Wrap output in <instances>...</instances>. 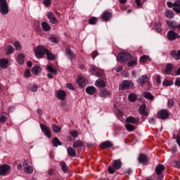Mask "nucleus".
Instances as JSON below:
<instances>
[{
	"label": "nucleus",
	"mask_w": 180,
	"mask_h": 180,
	"mask_svg": "<svg viewBox=\"0 0 180 180\" xmlns=\"http://www.w3.org/2000/svg\"><path fill=\"white\" fill-rule=\"evenodd\" d=\"M65 51H66V56H68V57H69V58H70V60H74V58H75V54L71 50V49L66 48Z\"/></svg>",
	"instance_id": "obj_22"
},
{
	"label": "nucleus",
	"mask_w": 180,
	"mask_h": 180,
	"mask_svg": "<svg viewBox=\"0 0 180 180\" xmlns=\"http://www.w3.org/2000/svg\"><path fill=\"white\" fill-rule=\"evenodd\" d=\"M49 39L50 41H51V43H55L56 44L58 43V37H56L55 35H51Z\"/></svg>",
	"instance_id": "obj_42"
},
{
	"label": "nucleus",
	"mask_w": 180,
	"mask_h": 180,
	"mask_svg": "<svg viewBox=\"0 0 180 180\" xmlns=\"http://www.w3.org/2000/svg\"><path fill=\"white\" fill-rule=\"evenodd\" d=\"M158 119H161V120H165V119H168L169 117V112L167 110H161L158 113Z\"/></svg>",
	"instance_id": "obj_8"
},
{
	"label": "nucleus",
	"mask_w": 180,
	"mask_h": 180,
	"mask_svg": "<svg viewBox=\"0 0 180 180\" xmlns=\"http://www.w3.org/2000/svg\"><path fill=\"white\" fill-rule=\"evenodd\" d=\"M165 170V167L163 165L159 164L155 167V173L158 175H161L162 174V171Z\"/></svg>",
	"instance_id": "obj_16"
},
{
	"label": "nucleus",
	"mask_w": 180,
	"mask_h": 180,
	"mask_svg": "<svg viewBox=\"0 0 180 180\" xmlns=\"http://www.w3.org/2000/svg\"><path fill=\"white\" fill-rule=\"evenodd\" d=\"M86 92L89 95H94V94H95V92H96V88H95V86H88L86 89Z\"/></svg>",
	"instance_id": "obj_26"
},
{
	"label": "nucleus",
	"mask_w": 180,
	"mask_h": 180,
	"mask_svg": "<svg viewBox=\"0 0 180 180\" xmlns=\"http://www.w3.org/2000/svg\"><path fill=\"white\" fill-rule=\"evenodd\" d=\"M155 30H156V32H158V33H161V32L162 31V30L161 29V23L155 22Z\"/></svg>",
	"instance_id": "obj_44"
},
{
	"label": "nucleus",
	"mask_w": 180,
	"mask_h": 180,
	"mask_svg": "<svg viewBox=\"0 0 180 180\" xmlns=\"http://www.w3.org/2000/svg\"><path fill=\"white\" fill-rule=\"evenodd\" d=\"M52 130H53V133H59V131H61V128L58 126L53 124L52 126Z\"/></svg>",
	"instance_id": "obj_47"
},
{
	"label": "nucleus",
	"mask_w": 180,
	"mask_h": 180,
	"mask_svg": "<svg viewBox=\"0 0 180 180\" xmlns=\"http://www.w3.org/2000/svg\"><path fill=\"white\" fill-rule=\"evenodd\" d=\"M52 143L53 147H58V146L62 145L61 141H60V140L57 137L53 139Z\"/></svg>",
	"instance_id": "obj_33"
},
{
	"label": "nucleus",
	"mask_w": 180,
	"mask_h": 180,
	"mask_svg": "<svg viewBox=\"0 0 180 180\" xmlns=\"http://www.w3.org/2000/svg\"><path fill=\"white\" fill-rule=\"evenodd\" d=\"M44 5L46 8H49L51 5V0H44Z\"/></svg>",
	"instance_id": "obj_51"
},
{
	"label": "nucleus",
	"mask_w": 180,
	"mask_h": 180,
	"mask_svg": "<svg viewBox=\"0 0 180 180\" xmlns=\"http://www.w3.org/2000/svg\"><path fill=\"white\" fill-rule=\"evenodd\" d=\"M68 154L70 157H77V152L72 147H69L68 148Z\"/></svg>",
	"instance_id": "obj_29"
},
{
	"label": "nucleus",
	"mask_w": 180,
	"mask_h": 180,
	"mask_svg": "<svg viewBox=\"0 0 180 180\" xmlns=\"http://www.w3.org/2000/svg\"><path fill=\"white\" fill-rule=\"evenodd\" d=\"M90 72H91L92 75H95L96 77H101L102 75V73L98 72V68L94 65L90 67Z\"/></svg>",
	"instance_id": "obj_14"
},
{
	"label": "nucleus",
	"mask_w": 180,
	"mask_h": 180,
	"mask_svg": "<svg viewBox=\"0 0 180 180\" xmlns=\"http://www.w3.org/2000/svg\"><path fill=\"white\" fill-rule=\"evenodd\" d=\"M67 88H68V89H70L71 91H74V86H72L71 83L67 84Z\"/></svg>",
	"instance_id": "obj_59"
},
{
	"label": "nucleus",
	"mask_w": 180,
	"mask_h": 180,
	"mask_svg": "<svg viewBox=\"0 0 180 180\" xmlns=\"http://www.w3.org/2000/svg\"><path fill=\"white\" fill-rule=\"evenodd\" d=\"M60 165L63 172L67 174V172H68V167L67 166V164H65V162H60Z\"/></svg>",
	"instance_id": "obj_34"
},
{
	"label": "nucleus",
	"mask_w": 180,
	"mask_h": 180,
	"mask_svg": "<svg viewBox=\"0 0 180 180\" xmlns=\"http://www.w3.org/2000/svg\"><path fill=\"white\" fill-rule=\"evenodd\" d=\"M125 122L129 124H137V123H139V120L136 119L134 117H128Z\"/></svg>",
	"instance_id": "obj_18"
},
{
	"label": "nucleus",
	"mask_w": 180,
	"mask_h": 180,
	"mask_svg": "<svg viewBox=\"0 0 180 180\" xmlns=\"http://www.w3.org/2000/svg\"><path fill=\"white\" fill-rule=\"evenodd\" d=\"M0 12L2 15H8L9 13V8L6 0H0Z\"/></svg>",
	"instance_id": "obj_5"
},
{
	"label": "nucleus",
	"mask_w": 180,
	"mask_h": 180,
	"mask_svg": "<svg viewBox=\"0 0 180 180\" xmlns=\"http://www.w3.org/2000/svg\"><path fill=\"white\" fill-rule=\"evenodd\" d=\"M8 64H9V60L8 59H0V67L1 68H8Z\"/></svg>",
	"instance_id": "obj_23"
},
{
	"label": "nucleus",
	"mask_w": 180,
	"mask_h": 180,
	"mask_svg": "<svg viewBox=\"0 0 180 180\" xmlns=\"http://www.w3.org/2000/svg\"><path fill=\"white\" fill-rule=\"evenodd\" d=\"M101 148H110V147H113V143L110 141H106L101 143Z\"/></svg>",
	"instance_id": "obj_17"
},
{
	"label": "nucleus",
	"mask_w": 180,
	"mask_h": 180,
	"mask_svg": "<svg viewBox=\"0 0 180 180\" xmlns=\"http://www.w3.org/2000/svg\"><path fill=\"white\" fill-rule=\"evenodd\" d=\"M112 167H108V172L109 174H115L116 169H120L122 168V160H113L112 163Z\"/></svg>",
	"instance_id": "obj_2"
},
{
	"label": "nucleus",
	"mask_w": 180,
	"mask_h": 180,
	"mask_svg": "<svg viewBox=\"0 0 180 180\" xmlns=\"http://www.w3.org/2000/svg\"><path fill=\"white\" fill-rule=\"evenodd\" d=\"M167 25L172 29H176V23L174 21L166 20Z\"/></svg>",
	"instance_id": "obj_39"
},
{
	"label": "nucleus",
	"mask_w": 180,
	"mask_h": 180,
	"mask_svg": "<svg viewBox=\"0 0 180 180\" xmlns=\"http://www.w3.org/2000/svg\"><path fill=\"white\" fill-rule=\"evenodd\" d=\"M98 23V18L92 17L89 20V25H96Z\"/></svg>",
	"instance_id": "obj_41"
},
{
	"label": "nucleus",
	"mask_w": 180,
	"mask_h": 180,
	"mask_svg": "<svg viewBox=\"0 0 180 180\" xmlns=\"http://www.w3.org/2000/svg\"><path fill=\"white\" fill-rule=\"evenodd\" d=\"M11 169V166L8 165H2L0 166V175L3 176H6L9 174V170Z\"/></svg>",
	"instance_id": "obj_7"
},
{
	"label": "nucleus",
	"mask_w": 180,
	"mask_h": 180,
	"mask_svg": "<svg viewBox=\"0 0 180 180\" xmlns=\"http://www.w3.org/2000/svg\"><path fill=\"white\" fill-rule=\"evenodd\" d=\"M45 54H46L47 60H49V61H53V60H56V55L50 52L49 49H46V52L45 53Z\"/></svg>",
	"instance_id": "obj_24"
},
{
	"label": "nucleus",
	"mask_w": 180,
	"mask_h": 180,
	"mask_svg": "<svg viewBox=\"0 0 180 180\" xmlns=\"http://www.w3.org/2000/svg\"><path fill=\"white\" fill-rule=\"evenodd\" d=\"M174 68V65L172 63H169L166 65V68L164 71V74L165 75H169L171 74V72L172 71V69Z\"/></svg>",
	"instance_id": "obj_21"
},
{
	"label": "nucleus",
	"mask_w": 180,
	"mask_h": 180,
	"mask_svg": "<svg viewBox=\"0 0 180 180\" xmlns=\"http://www.w3.org/2000/svg\"><path fill=\"white\" fill-rule=\"evenodd\" d=\"M165 16L167 17L169 19H172L174 18V12L171 11H167L165 13Z\"/></svg>",
	"instance_id": "obj_46"
},
{
	"label": "nucleus",
	"mask_w": 180,
	"mask_h": 180,
	"mask_svg": "<svg viewBox=\"0 0 180 180\" xmlns=\"http://www.w3.org/2000/svg\"><path fill=\"white\" fill-rule=\"evenodd\" d=\"M148 76H147V75H143L136 80V82H138V84H140L141 86H143V85H144L146 82H148Z\"/></svg>",
	"instance_id": "obj_13"
},
{
	"label": "nucleus",
	"mask_w": 180,
	"mask_h": 180,
	"mask_svg": "<svg viewBox=\"0 0 180 180\" xmlns=\"http://www.w3.org/2000/svg\"><path fill=\"white\" fill-rule=\"evenodd\" d=\"M14 47L16 49V50H18V51H20V50H22V46H20V43L19 42H15L14 44Z\"/></svg>",
	"instance_id": "obj_52"
},
{
	"label": "nucleus",
	"mask_w": 180,
	"mask_h": 180,
	"mask_svg": "<svg viewBox=\"0 0 180 180\" xmlns=\"http://www.w3.org/2000/svg\"><path fill=\"white\" fill-rule=\"evenodd\" d=\"M40 127L41 129V131H44L45 136L50 139V137H51V131L50 130V128H49V127L44 125V124H41Z\"/></svg>",
	"instance_id": "obj_9"
},
{
	"label": "nucleus",
	"mask_w": 180,
	"mask_h": 180,
	"mask_svg": "<svg viewBox=\"0 0 180 180\" xmlns=\"http://www.w3.org/2000/svg\"><path fill=\"white\" fill-rule=\"evenodd\" d=\"M176 39H180V36L175 31L169 30L167 32V40H169V41H174V40H176Z\"/></svg>",
	"instance_id": "obj_6"
},
{
	"label": "nucleus",
	"mask_w": 180,
	"mask_h": 180,
	"mask_svg": "<svg viewBox=\"0 0 180 180\" xmlns=\"http://www.w3.org/2000/svg\"><path fill=\"white\" fill-rule=\"evenodd\" d=\"M77 83L79 86H81L82 88L84 87L85 86V78L81 77H78Z\"/></svg>",
	"instance_id": "obj_35"
},
{
	"label": "nucleus",
	"mask_w": 180,
	"mask_h": 180,
	"mask_svg": "<svg viewBox=\"0 0 180 180\" xmlns=\"http://www.w3.org/2000/svg\"><path fill=\"white\" fill-rule=\"evenodd\" d=\"M134 86V84L129 80H124L121 84H120L119 89L120 91H127V89H130L132 86Z\"/></svg>",
	"instance_id": "obj_4"
},
{
	"label": "nucleus",
	"mask_w": 180,
	"mask_h": 180,
	"mask_svg": "<svg viewBox=\"0 0 180 180\" xmlns=\"http://www.w3.org/2000/svg\"><path fill=\"white\" fill-rule=\"evenodd\" d=\"M174 8H180V0H176L174 1Z\"/></svg>",
	"instance_id": "obj_56"
},
{
	"label": "nucleus",
	"mask_w": 180,
	"mask_h": 180,
	"mask_svg": "<svg viewBox=\"0 0 180 180\" xmlns=\"http://www.w3.org/2000/svg\"><path fill=\"white\" fill-rule=\"evenodd\" d=\"M125 129H127V131H134V130H136V127L131 124H126Z\"/></svg>",
	"instance_id": "obj_36"
},
{
	"label": "nucleus",
	"mask_w": 180,
	"mask_h": 180,
	"mask_svg": "<svg viewBox=\"0 0 180 180\" xmlns=\"http://www.w3.org/2000/svg\"><path fill=\"white\" fill-rule=\"evenodd\" d=\"M18 61L19 64H25V55H23V53L19 54L18 56Z\"/></svg>",
	"instance_id": "obj_38"
},
{
	"label": "nucleus",
	"mask_w": 180,
	"mask_h": 180,
	"mask_svg": "<svg viewBox=\"0 0 180 180\" xmlns=\"http://www.w3.org/2000/svg\"><path fill=\"white\" fill-rule=\"evenodd\" d=\"M54 172H56V171L53 169H49V171H48V174L51 176L53 175V174H54Z\"/></svg>",
	"instance_id": "obj_61"
},
{
	"label": "nucleus",
	"mask_w": 180,
	"mask_h": 180,
	"mask_svg": "<svg viewBox=\"0 0 180 180\" xmlns=\"http://www.w3.org/2000/svg\"><path fill=\"white\" fill-rule=\"evenodd\" d=\"M70 134L72 137H78V131H70Z\"/></svg>",
	"instance_id": "obj_54"
},
{
	"label": "nucleus",
	"mask_w": 180,
	"mask_h": 180,
	"mask_svg": "<svg viewBox=\"0 0 180 180\" xmlns=\"http://www.w3.org/2000/svg\"><path fill=\"white\" fill-rule=\"evenodd\" d=\"M65 96H67V94L64 90H59L57 91V98L60 101H64L65 99Z\"/></svg>",
	"instance_id": "obj_19"
},
{
	"label": "nucleus",
	"mask_w": 180,
	"mask_h": 180,
	"mask_svg": "<svg viewBox=\"0 0 180 180\" xmlns=\"http://www.w3.org/2000/svg\"><path fill=\"white\" fill-rule=\"evenodd\" d=\"M174 105H175V102L172 99H169L167 101V107L168 108H173Z\"/></svg>",
	"instance_id": "obj_48"
},
{
	"label": "nucleus",
	"mask_w": 180,
	"mask_h": 180,
	"mask_svg": "<svg viewBox=\"0 0 180 180\" xmlns=\"http://www.w3.org/2000/svg\"><path fill=\"white\" fill-rule=\"evenodd\" d=\"M150 58V56H146L143 55L140 58V63H141V64H146V61H147V60H148Z\"/></svg>",
	"instance_id": "obj_43"
},
{
	"label": "nucleus",
	"mask_w": 180,
	"mask_h": 180,
	"mask_svg": "<svg viewBox=\"0 0 180 180\" xmlns=\"http://www.w3.org/2000/svg\"><path fill=\"white\" fill-rule=\"evenodd\" d=\"M95 85L96 86H98V88H101L102 89L106 86V82L102 79H98L96 81Z\"/></svg>",
	"instance_id": "obj_15"
},
{
	"label": "nucleus",
	"mask_w": 180,
	"mask_h": 180,
	"mask_svg": "<svg viewBox=\"0 0 180 180\" xmlns=\"http://www.w3.org/2000/svg\"><path fill=\"white\" fill-rule=\"evenodd\" d=\"M46 70L51 74L57 73L56 69H54L53 67H51V65H47Z\"/></svg>",
	"instance_id": "obj_45"
},
{
	"label": "nucleus",
	"mask_w": 180,
	"mask_h": 180,
	"mask_svg": "<svg viewBox=\"0 0 180 180\" xmlns=\"http://www.w3.org/2000/svg\"><path fill=\"white\" fill-rule=\"evenodd\" d=\"M143 98H146V99H149V101H154V96L150 92L143 93Z\"/></svg>",
	"instance_id": "obj_30"
},
{
	"label": "nucleus",
	"mask_w": 180,
	"mask_h": 180,
	"mask_svg": "<svg viewBox=\"0 0 180 180\" xmlns=\"http://www.w3.org/2000/svg\"><path fill=\"white\" fill-rule=\"evenodd\" d=\"M110 96V91H108L106 89H101V98H108Z\"/></svg>",
	"instance_id": "obj_25"
},
{
	"label": "nucleus",
	"mask_w": 180,
	"mask_h": 180,
	"mask_svg": "<svg viewBox=\"0 0 180 180\" xmlns=\"http://www.w3.org/2000/svg\"><path fill=\"white\" fill-rule=\"evenodd\" d=\"M32 72L34 75H39V72H41V68L39 65H35L32 68Z\"/></svg>",
	"instance_id": "obj_27"
},
{
	"label": "nucleus",
	"mask_w": 180,
	"mask_h": 180,
	"mask_svg": "<svg viewBox=\"0 0 180 180\" xmlns=\"http://www.w3.org/2000/svg\"><path fill=\"white\" fill-rule=\"evenodd\" d=\"M41 27L44 32H49L51 29V27L46 22H41Z\"/></svg>",
	"instance_id": "obj_32"
},
{
	"label": "nucleus",
	"mask_w": 180,
	"mask_h": 180,
	"mask_svg": "<svg viewBox=\"0 0 180 180\" xmlns=\"http://www.w3.org/2000/svg\"><path fill=\"white\" fill-rule=\"evenodd\" d=\"M164 86H171L172 82H169L168 79H165L162 82Z\"/></svg>",
	"instance_id": "obj_49"
},
{
	"label": "nucleus",
	"mask_w": 180,
	"mask_h": 180,
	"mask_svg": "<svg viewBox=\"0 0 180 180\" xmlns=\"http://www.w3.org/2000/svg\"><path fill=\"white\" fill-rule=\"evenodd\" d=\"M128 99L130 102H136L137 101V96L135 94H130L128 96Z\"/></svg>",
	"instance_id": "obj_37"
},
{
	"label": "nucleus",
	"mask_w": 180,
	"mask_h": 180,
	"mask_svg": "<svg viewBox=\"0 0 180 180\" xmlns=\"http://www.w3.org/2000/svg\"><path fill=\"white\" fill-rule=\"evenodd\" d=\"M34 51L37 58H43L47 51V49H45L43 46H38L35 48Z\"/></svg>",
	"instance_id": "obj_3"
},
{
	"label": "nucleus",
	"mask_w": 180,
	"mask_h": 180,
	"mask_svg": "<svg viewBox=\"0 0 180 180\" xmlns=\"http://www.w3.org/2000/svg\"><path fill=\"white\" fill-rule=\"evenodd\" d=\"M47 18L49 20V22L53 25H56V23L58 22L53 12L49 11L47 13Z\"/></svg>",
	"instance_id": "obj_11"
},
{
	"label": "nucleus",
	"mask_w": 180,
	"mask_h": 180,
	"mask_svg": "<svg viewBox=\"0 0 180 180\" xmlns=\"http://www.w3.org/2000/svg\"><path fill=\"white\" fill-rule=\"evenodd\" d=\"M37 89H38V87H37V85H34V86H32V87L31 88V91H32V92H37Z\"/></svg>",
	"instance_id": "obj_60"
},
{
	"label": "nucleus",
	"mask_w": 180,
	"mask_h": 180,
	"mask_svg": "<svg viewBox=\"0 0 180 180\" xmlns=\"http://www.w3.org/2000/svg\"><path fill=\"white\" fill-rule=\"evenodd\" d=\"M175 164L176 168H180V161H176Z\"/></svg>",
	"instance_id": "obj_64"
},
{
	"label": "nucleus",
	"mask_w": 180,
	"mask_h": 180,
	"mask_svg": "<svg viewBox=\"0 0 180 180\" xmlns=\"http://www.w3.org/2000/svg\"><path fill=\"white\" fill-rule=\"evenodd\" d=\"M98 55L99 53H98V51H95L91 53V57L94 60H95V58Z\"/></svg>",
	"instance_id": "obj_57"
},
{
	"label": "nucleus",
	"mask_w": 180,
	"mask_h": 180,
	"mask_svg": "<svg viewBox=\"0 0 180 180\" xmlns=\"http://www.w3.org/2000/svg\"><path fill=\"white\" fill-rule=\"evenodd\" d=\"M122 70H123V66L120 65V67H117L115 69L116 72H120V71H122Z\"/></svg>",
	"instance_id": "obj_63"
},
{
	"label": "nucleus",
	"mask_w": 180,
	"mask_h": 180,
	"mask_svg": "<svg viewBox=\"0 0 180 180\" xmlns=\"http://www.w3.org/2000/svg\"><path fill=\"white\" fill-rule=\"evenodd\" d=\"M8 120V117L5 115H0V123H5Z\"/></svg>",
	"instance_id": "obj_50"
},
{
	"label": "nucleus",
	"mask_w": 180,
	"mask_h": 180,
	"mask_svg": "<svg viewBox=\"0 0 180 180\" xmlns=\"http://www.w3.org/2000/svg\"><path fill=\"white\" fill-rule=\"evenodd\" d=\"M138 160L139 164H144V165H147L148 162V158L146 155L141 153L138 158Z\"/></svg>",
	"instance_id": "obj_10"
},
{
	"label": "nucleus",
	"mask_w": 180,
	"mask_h": 180,
	"mask_svg": "<svg viewBox=\"0 0 180 180\" xmlns=\"http://www.w3.org/2000/svg\"><path fill=\"white\" fill-rule=\"evenodd\" d=\"M131 58H133L131 53H129L127 52H120L118 53L117 60V61H121V63L126 64V63H127V61H130Z\"/></svg>",
	"instance_id": "obj_1"
},
{
	"label": "nucleus",
	"mask_w": 180,
	"mask_h": 180,
	"mask_svg": "<svg viewBox=\"0 0 180 180\" xmlns=\"http://www.w3.org/2000/svg\"><path fill=\"white\" fill-rule=\"evenodd\" d=\"M146 109L147 105H146V104H143L139 107V112L141 115H143V116H148V112L146 111Z\"/></svg>",
	"instance_id": "obj_20"
},
{
	"label": "nucleus",
	"mask_w": 180,
	"mask_h": 180,
	"mask_svg": "<svg viewBox=\"0 0 180 180\" xmlns=\"http://www.w3.org/2000/svg\"><path fill=\"white\" fill-rule=\"evenodd\" d=\"M24 172H25V174H33V167L30 165L26 166L24 169Z\"/></svg>",
	"instance_id": "obj_40"
},
{
	"label": "nucleus",
	"mask_w": 180,
	"mask_h": 180,
	"mask_svg": "<svg viewBox=\"0 0 180 180\" xmlns=\"http://www.w3.org/2000/svg\"><path fill=\"white\" fill-rule=\"evenodd\" d=\"M13 51H14L13 46L9 45L8 46L7 54H12V53H13Z\"/></svg>",
	"instance_id": "obj_53"
},
{
	"label": "nucleus",
	"mask_w": 180,
	"mask_h": 180,
	"mask_svg": "<svg viewBox=\"0 0 180 180\" xmlns=\"http://www.w3.org/2000/svg\"><path fill=\"white\" fill-rule=\"evenodd\" d=\"M79 147H84V142L81 140H77L73 143V148H79Z\"/></svg>",
	"instance_id": "obj_28"
},
{
	"label": "nucleus",
	"mask_w": 180,
	"mask_h": 180,
	"mask_svg": "<svg viewBox=\"0 0 180 180\" xmlns=\"http://www.w3.org/2000/svg\"><path fill=\"white\" fill-rule=\"evenodd\" d=\"M135 65H137V57L133 58L132 60L127 63V67H134Z\"/></svg>",
	"instance_id": "obj_31"
},
{
	"label": "nucleus",
	"mask_w": 180,
	"mask_h": 180,
	"mask_svg": "<svg viewBox=\"0 0 180 180\" xmlns=\"http://www.w3.org/2000/svg\"><path fill=\"white\" fill-rule=\"evenodd\" d=\"M174 85H176V86H180V78L176 79L174 82Z\"/></svg>",
	"instance_id": "obj_58"
},
{
	"label": "nucleus",
	"mask_w": 180,
	"mask_h": 180,
	"mask_svg": "<svg viewBox=\"0 0 180 180\" xmlns=\"http://www.w3.org/2000/svg\"><path fill=\"white\" fill-rule=\"evenodd\" d=\"M156 82L157 84H161V76H160L159 75H158L157 76Z\"/></svg>",
	"instance_id": "obj_62"
},
{
	"label": "nucleus",
	"mask_w": 180,
	"mask_h": 180,
	"mask_svg": "<svg viewBox=\"0 0 180 180\" xmlns=\"http://www.w3.org/2000/svg\"><path fill=\"white\" fill-rule=\"evenodd\" d=\"M112 18V13L109 11H105L101 15V19L103 22H109Z\"/></svg>",
	"instance_id": "obj_12"
},
{
	"label": "nucleus",
	"mask_w": 180,
	"mask_h": 180,
	"mask_svg": "<svg viewBox=\"0 0 180 180\" xmlns=\"http://www.w3.org/2000/svg\"><path fill=\"white\" fill-rule=\"evenodd\" d=\"M24 75L25 78H29V77H30V70L27 69L24 73Z\"/></svg>",
	"instance_id": "obj_55"
}]
</instances>
